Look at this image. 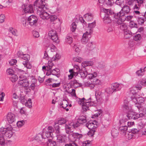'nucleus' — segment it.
<instances>
[{
  "instance_id": "1",
  "label": "nucleus",
  "mask_w": 146,
  "mask_h": 146,
  "mask_svg": "<svg viewBox=\"0 0 146 146\" xmlns=\"http://www.w3.org/2000/svg\"><path fill=\"white\" fill-rule=\"evenodd\" d=\"M45 1V0H36L34 3V6L41 18L43 19L47 20L49 18L50 15L45 11L48 8Z\"/></svg>"
},
{
  "instance_id": "2",
  "label": "nucleus",
  "mask_w": 146,
  "mask_h": 146,
  "mask_svg": "<svg viewBox=\"0 0 146 146\" xmlns=\"http://www.w3.org/2000/svg\"><path fill=\"white\" fill-rule=\"evenodd\" d=\"M1 129L0 131V144L1 145H4L5 143V137L8 138H11L13 134V132L11 131H7L6 129Z\"/></svg>"
},
{
  "instance_id": "3",
  "label": "nucleus",
  "mask_w": 146,
  "mask_h": 146,
  "mask_svg": "<svg viewBox=\"0 0 146 146\" xmlns=\"http://www.w3.org/2000/svg\"><path fill=\"white\" fill-rule=\"evenodd\" d=\"M133 17V16H126L125 15V13H117L116 14H115L114 15V18L115 19H120V20H119L118 22V23L119 24L122 23L126 20L127 21H130Z\"/></svg>"
},
{
  "instance_id": "4",
  "label": "nucleus",
  "mask_w": 146,
  "mask_h": 146,
  "mask_svg": "<svg viewBox=\"0 0 146 146\" xmlns=\"http://www.w3.org/2000/svg\"><path fill=\"white\" fill-rule=\"evenodd\" d=\"M86 117L85 115H81L79 116L77 122H76L75 123H71L69 124V125L72 126L73 128H74L77 127L80 125V124L86 122Z\"/></svg>"
},
{
  "instance_id": "5",
  "label": "nucleus",
  "mask_w": 146,
  "mask_h": 146,
  "mask_svg": "<svg viewBox=\"0 0 146 146\" xmlns=\"http://www.w3.org/2000/svg\"><path fill=\"white\" fill-rule=\"evenodd\" d=\"M97 76V73L96 72H94L92 73H89L88 75V78L92 80V82L95 85H98L100 83V80L96 78Z\"/></svg>"
},
{
  "instance_id": "6",
  "label": "nucleus",
  "mask_w": 146,
  "mask_h": 146,
  "mask_svg": "<svg viewBox=\"0 0 146 146\" xmlns=\"http://www.w3.org/2000/svg\"><path fill=\"white\" fill-rule=\"evenodd\" d=\"M38 21V17L35 15H32L29 16L27 19V23L31 26L36 27Z\"/></svg>"
},
{
  "instance_id": "7",
  "label": "nucleus",
  "mask_w": 146,
  "mask_h": 146,
  "mask_svg": "<svg viewBox=\"0 0 146 146\" xmlns=\"http://www.w3.org/2000/svg\"><path fill=\"white\" fill-rule=\"evenodd\" d=\"M18 84L19 85L25 87H28L29 83L25 76L21 75L19 76Z\"/></svg>"
},
{
  "instance_id": "8",
  "label": "nucleus",
  "mask_w": 146,
  "mask_h": 146,
  "mask_svg": "<svg viewBox=\"0 0 146 146\" xmlns=\"http://www.w3.org/2000/svg\"><path fill=\"white\" fill-rule=\"evenodd\" d=\"M48 36L49 38L56 43H58L59 40L57 33L56 31L54 29H52L48 32Z\"/></svg>"
},
{
  "instance_id": "9",
  "label": "nucleus",
  "mask_w": 146,
  "mask_h": 146,
  "mask_svg": "<svg viewBox=\"0 0 146 146\" xmlns=\"http://www.w3.org/2000/svg\"><path fill=\"white\" fill-rule=\"evenodd\" d=\"M127 116L129 119L135 120L139 117H141L142 115V113H140L139 114L137 113L131 111L127 113Z\"/></svg>"
},
{
  "instance_id": "10",
  "label": "nucleus",
  "mask_w": 146,
  "mask_h": 146,
  "mask_svg": "<svg viewBox=\"0 0 146 146\" xmlns=\"http://www.w3.org/2000/svg\"><path fill=\"white\" fill-rule=\"evenodd\" d=\"M22 7L25 13H32L34 12L32 5L30 4L28 6L27 5L23 4L22 5Z\"/></svg>"
},
{
  "instance_id": "11",
  "label": "nucleus",
  "mask_w": 146,
  "mask_h": 146,
  "mask_svg": "<svg viewBox=\"0 0 146 146\" xmlns=\"http://www.w3.org/2000/svg\"><path fill=\"white\" fill-rule=\"evenodd\" d=\"M82 136L83 135L82 134H79L77 133H74L70 135L69 137L72 141L75 142L77 139L78 140L80 139Z\"/></svg>"
},
{
  "instance_id": "12",
  "label": "nucleus",
  "mask_w": 146,
  "mask_h": 146,
  "mask_svg": "<svg viewBox=\"0 0 146 146\" xmlns=\"http://www.w3.org/2000/svg\"><path fill=\"white\" fill-rule=\"evenodd\" d=\"M89 70L87 68H82L81 70L80 71L79 74H80V76L83 78H85L86 76H88V75L89 73Z\"/></svg>"
},
{
  "instance_id": "13",
  "label": "nucleus",
  "mask_w": 146,
  "mask_h": 146,
  "mask_svg": "<svg viewBox=\"0 0 146 146\" xmlns=\"http://www.w3.org/2000/svg\"><path fill=\"white\" fill-rule=\"evenodd\" d=\"M96 121H90L87 123L86 125L90 130L95 129L97 127V125L96 124Z\"/></svg>"
},
{
  "instance_id": "14",
  "label": "nucleus",
  "mask_w": 146,
  "mask_h": 146,
  "mask_svg": "<svg viewBox=\"0 0 146 146\" xmlns=\"http://www.w3.org/2000/svg\"><path fill=\"white\" fill-rule=\"evenodd\" d=\"M7 121L9 123H12L15 121V116L12 113H9L7 116Z\"/></svg>"
},
{
  "instance_id": "15",
  "label": "nucleus",
  "mask_w": 146,
  "mask_h": 146,
  "mask_svg": "<svg viewBox=\"0 0 146 146\" xmlns=\"http://www.w3.org/2000/svg\"><path fill=\"white\" fill-rule=\"evenodd\" d=\"M93 105L92 102L86 100V102H84L83 105H82V107L83 110L86 111L88 110H89V108Z\"/></svg>"
},
{
  "instance_id": "16",
  "label": "nucleus",
  "mask_w": 146,
  "mask_h": 146,
  "mask_svg": "<svg viewBox=\"0 0 146 146\" xmlns=\"http://www.w3.org/2000/svg\"><path fill=\"white\" fill-rule=\"evenodd\" d=\"M90 35V32H88V31L83 34L81 39V42L83 44H85L88 42L89 39L88 36Z\"/></svg>"
},
{
  "instance_id": "17",
  "label": "nucleus",
  "mask_w": 146,
  "mask_h": 146,
  "mask_svg": "<svg viewBox=\"0 0 146 146\" xmlns=\"http://www.w3.org/2000/svg\"><path fill=\"white\" fill-rule=\"evenodd\" d=\"M44 134H43L42 133H38L36 135L35 137V139L37 141H41L43 142L44 140L45 139Z\"/></svg>"
},
{
  "instance_id": "18",
  "label": "nucleus",
  "mask_w": 146,
  "mask_h": 146,
  "mask_svg": "<svg viewBox=\"0 0 146 146\" xmlns=\"http://www.w3.org/2000/svg\"><path fill=\"white\" fill-rule=\"evenodd\" d=\"M131 10L130 7L127 5L124 6L121 9V11L118 13H124L125 14H128Z\"/></svg>"
},
{
  "instance_id": "19",
  "label": "nucleus",
  "mask_w": 146,
  "mask_h": 146,
  "mask_svg": "<svg viewBox=\"0 0 146 146\" xmlns=\"http://www.w3.org/2000/svg\"><path fill=\"white\" fill-rule=\"evenodd\" d=\"M111 88L114 92H116L119 90L121 89V85H120L117 83H115L112 85Z\"/></svg>"
},
{
  "instance_id": "20",
  "label": "nucleus",
  "mask_w": 146,
  "mask_h": 146,
  "mask_svg": "<svg viewBox=\"0 0 146 146\" xmlns=\"http://www.w3.org/2000/svg\"><path fill=\"white\" fill-rule=\"evenodd\" d=\"M57 141L59 143V145L60 146H61L62 145H64L65 144V138L61 135H59L57 137Z\"/></svg>"
},
{
  "instance_id": "21",
  "label": "nucleus",
  "mask_w": 146,
  "mask_h": 146,
  "mask_svg": "<svg viewBox=\"0 0 146 146\" xmlns=\"http://www.w3.org/2000/svg\"><path fill=\"white\" fill-rule=\"evenodd\" d=\"M54 75L58 78L60 76V70L58 68H54L51 72V74Z\"/></svg>"
},
{
  "instance_id": "22",
  "label": "nucleus",
  "mask_w": 146,
  "mask_h": 146,
  "mask_svg": "<svg viewBox=\"0 0 146 146\" xmlns=\"http://www.w3.org/2000/svg\"><path fill=\"white\" fill-rule=\"evenodd\" d=\"M104 13H103L104 15H108L109 16L110 15H111L112 14L113 15V17H114V15L116 13H114L110 9H104Z\"/></svg>"
},
{
  "instance_id": "23",
  "label": "nucleus",
  "mask_w": 146,
  "mask_h": 146,
  "mask_svg": "<svg viewBox=\"0 0 146 146\" xmlns=\"http://www.w3.org/2000/svg\"><path fill=\"white\" fill-rule=\"evenodd\" d=\"M117 19V23L118 25H120L119 27L120 29L123 31H124L125 30H126L127 29V27L126 24L125 23H124V22H123L122 23H121V24L118 23V22L119 20H120V19L118 18Z\"/></svg>"
},
{
  "instance_id": "24",
  "label": "nucleus",
  "mask_w": 146,
  "mask_h": 146,
  "mask_svg": "<svg viewBox=\"0 0 146 146\" xmlns=\"http://www.w3.org/2000/svg\"><path fill=\"white\" fill-rule=\"evenodd\" d=\"M84 17L86 20L89 21L92 20L93 18V15L91 13H88L84 15Z\"/></svg>"
},
{
  "instance_id": "25",
  "label": "nucleus",
  "mask_w": 146,
  "mask_h": 146,
  "mask_svg": "<svg viewBox=\"0 0 146 146\" xmlns=\"http://www.w3.org/2000/svg\"><path fill=\"white\" fill-rule=\"evenodd\" d=\"M93 64L92 61H86L82 62V66L83 68H87L88 66H92Z\"/></svg>"
},
{
  "instance_id": "26",
  "label": "nucleus",
  "mask_w": 146,
  "mask_h": 146,
  "mask_svg": "<svg viewBox=\"0 0 146 146\" xmlns=\"http://www.w3.org/2000/svg\"><path fill=\"white\" fill-rule=\"evenodd\" d=\"M124 35L125 38H127L131 37L132 35V33L129 30H124Z\"/></svg>"
},
{
  "instance_id": "27",
  "label": "nucleus",
  "mask_w": 146,
  "mask_h": 146,
  "mask_svg": "<svg viewBox=\"0 0 146 146\" xmlns=\"http://www.w3.org/2000/svg\"><path fill=\"white\" fill-rule=\"evenodd\" d=\"M95 21L94 22L92 23H88V28L90 29L89 31H88V32H90V34L93 31V29L96 25Z\"/></svg>"
},
{
  "instance_id": "28",
  "label": "nucleus",
  "mask_w": 146,
  "mask_h": 146,
  "mask_svg": "<svg viewBox=\"0 0 146 146\" xmlns=\"http://www.w3.org/2000/svg\"><path fill=\"white\" fill-rule=\"evenodd\" d=\"M42 133L43 134H44V137H45V139L50 138H51V139L53 138L52 136L53 133H51L49 131H46L45 132H44L43 133Z\"/></svg>"
},
{
  "instance_id": "29",
  "label": "nucleus",
  "mask_w": 146,
  "mask_h": 146,
  "mask_svg": "<svg viewBox=\"0 0 146 146\" xmlns=\"http://www.w3.org/2000/svg\"><path fill=\"white\" fill-rule=\"evenodd\" d=\"M119 126H127V120L126 119H123L119 121Z\"/></svg>"
},
{
  "instance_id": "30",
  "label": "nucleus",
  "mask_w": 146,
  "mask_h": 146,
  "mask_svg": "<svg viewBox=\"0 0 146 146\" xmlns=\"http://www.w3.org/2000/svg\"><path fill=\"white\" fill-rule=\"evenodd\" d=\"M103 21L104 23L108 24L111 22V20L109 16L105 15L104 17L103 18Z\"/></svg>"
},
{
  "instance_id": "31",
  "label": "nucleus",
  "mask_w": 146,
  "mask_h": 146,
  "mask_svg": "<svg viewBox=\"0 0 146 146\" xmlns=\"http://www.w3.org/2000/svg\"><path fill=\"white\" fill-rule=\"evenodd\" d=\"M119 134L118 131L117 130L114 128L111 131V135L113 137H116Z\"/></svg>"
},
{
  "instance_id": "32",
  "label": "nucleus",
  "mask_w": 146,
  "mask_h": 146,
  "mask_svg": "<svg viewBox=\"0 0 146 146\" xmlns=\"http://www.w3.org/2000/svg\"><path fill=\"white\" fill-rule=\"evenodd\" d=\"M146 21V19L144 17H138L137 21L139 24L142 25L144 23V22Z\"/></svg>"
},
{
  "instance_id": "33",
  "label": "nucleus",
  "mask_w": 146,
  "mask_h": 146,
  "mask_svg": "<svg viewBox=\"0 0 146 146\" xmlns=\"http://www.w3.org/2000/svg\"><path fill=\"white\" fill-rule=\"evenodd\" d=\"M68 105V102L65 99H63L62 102L60 103V106L64 108H65Z\"/></svg>"
},
{
  "instance_id": "34",
  "label": "nucleus",
  "mask_w": 146,
  "mask_h": 146,
  "mask_svg": "<svg viewBox=\"0 0 146 146\" xmlns=\"http://www.w3.org/2000/svg\"><path fill=\"white\" fill-rule=\"evenodd\" d=\"M95 47V44L92 42H89L87 44L88 49L89 50H92Z\"/></svg>"
},
{
  "instance_id": "35",
  "label": "nucleus",
  "mask_w": 146,
  "mask_h": 146,
  "mask_svg": "<svg viewBox=\"0 0 146 146\" xmlns=\"http://www.w3.org/2000/svg\"><path fill=\"white\" fill-rule=\"evenodd\" d=\"M123 110L127 113L131 111L132 109L131 107H129L127 104L123 105Z\"/></svg>"
},
{
  "instance_id": "36",
  "label": "nucleus",
  "mask_w": 146,
  "mask_h": 146,
  "mask_svg": "<svg viewBox=\"0 0 146 146\" xmlns=\"http://www.w3.org/2000/svg\"><path fill=\"white\" fill-rule=\"evenodd\" d=\"M129 27L130 28H138V26L137 24L136 23L133 21H131L129 23Z\"/></svg>"
},
{
  "instance_id": "37",
  "label": "nucleus",
  "mask_w": 146,
  "mask_h": 146,
  "mask_svg": "<svg viewBox=\"0 0 146 146\" xmlns=\"http://www.w3.org/2000/svg\"><path fill=\"white\" fill-rule=\"evenodd\" d=\"M56 145V142L51 139H48V141L47 142V146H55Z\"/></svg>"
},
{
  "instance_id": "38",
  "label": "nucleus",
  "mask_w": 146,
  "mask_h": 146,
  "mask_svg": "<svg viewBox=\"0 0 146 146\" xmlns=\"http://www.w3.org/2000/svg\"><path fill=\"white\" fill-rule=\"evenodd\" d=\"M76 101H78V103L80 105H82H82H83L84 102H86V100L84 98H83L82 99L78 98H77L76 99Z\"/></svg>"
},
{
  "instance_id": "39",
  "label": "nucleus",
  "mask_w": 146,
  "mask_h": 146,
  "mask_svg": "<svg viewBox=\"0 0 146 146\" xmlns=\"http://www.w3.org/2000/svg\"><path fill=\"white\" fill-rule=\"evenodd\" d=\"M23 64L25 67H26L27 69H30L32 67L31 65L28 61H24L23 62Z\"/></svg>"
},
{
  "instance_id": "40",
  "label": "nucleus",
  "mask_w": 146,
  "mask_h": 146,
  "mask_svg": "<svg viewBox=\"0 0 146 146\" xmlns=\"http://www.w3.org/2000/svg\"><path fill=\"white\" fill-rule=\"evenodd\" d=\"M95 96L97 99H98L100 100L102 98V93L100 91L97 90L96 92Z\"/></svg>"
},
{
  "instance_id": "41",
  "label": "nucleus",
  "mask_w": 146,
  "mask_h": 146,
  "mask_svg": "<svg viewBox=\"0 0 146 146\" xmlns=\"http://www.w3.org/2000/svg\"><path fill=\"white\" fill-rule=\"evenodd\" d=\"M119 129L121 133H125L127 129V127L119 126Z\"/></svg>"
},
{
  "instance_id": "42",
  "label": "nucleus",
  "mask_w": 146,
  "mask_h": 146,
  "mask_svg": "<svg viewBox=\"0 0 146 146\" xmlns=\"http://www.w3.org/2000/svg\"><path fill=\"white\" fill-rule=\"evenodd\" d=\"M58 123H54V127L56 133H59L60 132V127Z\"/></svg>"
},
{
  "instance_id": "43",
  "label": "nucleus",
  "mask_w": 146,
  "mask_h": 146,
  "mask_svg": "<svg viewBox=\"0 0 146 146\" xmlns=\"http://www.w3.org/2000/svg\"><path fill=\"white\" fill-rule=\"evenodd\" d=\"M21 58L26 60V61H28L30 59V56L28 54H24Z\"/></svg>"
},
{
  "instance_id": "44",
  "label": "nucleus",
  "mask_w": 146,
  "mask_h": 146,
  "mask_svg": "<svg viewBox=\"0 0 146 146\" xmlns=\"http://www.w3.org/2000/svg\"><path fill=\"white\" fill-rule=\"evenodd\" d=\"M61 146H78V145L75 142L72 141L69 143L64 144V145H62Z\"/></svg>"
},
{
  "instance_id": "45",
  "label": "nucleus",
  "mask_w": 146,
  "mask_h": 146,
  "mask_svg": "<svg viewBox=\"0 0 146 146\" xmlns=\"http://www.w3.org/2000/svg\"><path fill=\"white\" fill-rule=\"evenodd\" d=\"M27 18L25 17H22L21 19V23L24 27L26 26L29 24L27 23Z\"/></svg>"
},
{
  "instance_id": "46",
  "label": "nucleus",
  "mask_w": 146,
  "mask_h": 146,
  "mask_svg": "<svg viewBox=\"0 0 146 146\" xmlns=\"http://www.w3.org/2000/svg\"><path fill=\"white\" fill-rule=\"evenodd\" d=\"M106 92L109 95L111 94L113 92H114L112 88H108L106 90Z\"/></svg>"
},
{
  "instance_id": "47",
  "label": "nucleus",
  "mask_w": 146,
  "mask_h": 146,
  "mask_svg": "<svg viewBox=\"0 0 146 146\" xmlns=\"http://www.w3.org/2000/svg\"><path fill=\"white\" fill-rule=\"evenodd\" d=\"M66 122V121L65 119L61 118L58 121L57 123H58L59 125H62L65 123Z\"/></svg>"
},
{
  "instance_id": "48",
  "label": "nucleus",
  "mask_w": 146,
  "mask_h": 146,
  "mask_svg": "<svg viewBox=\"0 0 146 146\" xmlns=\"http://www.w3.org/2000/svg\"><path fill=\"white\" fill-rule=\"evenodd\" d=\"M141 38V34H137L136 35L134 36L133 39L134 40L136 41H140Z\"/></svg>"
},
{
  "instance_id": "49",
  "label": "nucleus",
  "mask_w": 146,
  "mask_h": 146,
  "mask_svg": "<svg viewBox=\"0 0 146 146\" xmlns=\"http://www.w3.org/2000/svg\"><path fill=\"white\" fill-rule=\"evenodd\" d=\"M33 82L31 84L29 87L33 90H35L36 84V79H34Z\"/></svg>"
},
{
  "instance_id": "50",
  "label": "nucleus",
  "mask_w": 146,
  "mask_h": 146,
  "mask_svg": "<svg viewBox=\"0 0 146 146\" xmlns=\"http://www.w3.org/2000/svg\"><path fill=\"white\" fill-rule=\"evenodd\" d=\"M66 41L69 44H70L72 42V38L69 36H67L66 37Z\"/></svg>"
},
{
  "instance_id": "51",
  "label": "nucleus",
  "mask_w": 146,
  "mask_h": 146,
  "mask_svg": "<svg viewBox=\"0 0 146 146\" xmlns=\"http://www.w3.org/2000/svg\"><path fill=\"white\" fill-rule=\"evenodd\" d=\"M145 70L140 69L136 72V74L138 76H142L144 74V72Z\"/></svg>"
},
{
  "instance_id": "52",
  "label": "nucleus",
  "mask_w": 146,
  "mask_h": 146,
  "mask_svg": "<svg viewBox=\"0 0 146 146\" xmlns=\"http://www.w3.org/2000/svg\"><path fill=\"white\" fill-rule=\"evenodd\" d=\"M18 79V76L16 75L13 74L12 75V76L10 78V80L12 82H14L17 81Z\"/></svg>"
},
{
  "instance_id": "53",
  "label": "nucleus",
  "mask_w": 146,
  "mask_h": 146,
  "mask_svg": "<svg viewBox=\"0 0 146 146\" xmlns=\"http://www.w3.org/2000/svg\"><path fill=\"white\" fill-rule=\"evenodd\" d=\"M76 25L75 22H73L71 26V29L72 32H74L76 29Z\"/></svg>"
},
{
  "instance_id": "54",
  "label": "nucleus",
  "mask_w": 146,
  "mask_h": 146,
  "mask_svg": "<svg viewBox=\"0 0 146 146\" xmlns=\"http://www.w3.org/2000/svg\"><path fill=\"white\" fill-rule=\"evenodd\" d=\"M115 0H106V3L108 5H112L114 3Z\"/></svg>"
},
{
  "instance_id": "55",
  "label": "nucleus",
  "mask_w": 146,
  "mask_h": 146,
  "mask_svg": "<svg viewBox=\"0 0 146 146\" xmlns=\"http://www.w3.org/2000/svg\"><path fill=\"white\" fill-rule=\"evenodd\" d=\"M133 133L131 132H129L127 134H126V137L128 139L130 140L133 138Z\"/></svg>"
},
{
  "instance_id": "56",
  "label": "nucleus",
  "mask_w": 146,
  "mask_h": 146,
  "mask_svg": "<svg viewBox=\"0 0 146 146\" xmlns=\"http://www.w3.org/2000/svg\"><path fill=\"white\" fill-rule=\"evenodd\" d=\"M139 83L143 86H146V78L143 79L139 80Z\"/></svg>"
},
{
  "instance_id": "57",
  "label": "nucleus",
  "mask_w": 146,
  "mask_h": 146,
  "mask_svg": "<svg viewBox=\"0 0 146 146\" xmlns=\"http://www.w3.org/2000/svg\"><path fill=\"white\" fill-rule=\"evenodd\" d=\"M6 72L7 74L12 75H13L14 73L13 70L10 68L7 70Z\"/></svg>"
},
{
  "instance_id": "58",
  "label": "nucleus",
  "mask_w": 146,
  "mask_h": 146,
  "mask_svg": "<svg viewBox=\"0 0 146 146\" xmlns=\"http://www.w3.org/2000/svg\"><path fill=\"white\" fill-rule=\"evenodd\" d=\"M49 47L50 49L52 52L55 51L56 49V47L52 44H50L49 46Z\"/></svg>"
},
{
  "instance_id": "59",
  "label": "nucleus",
  "mask_w": 146,
  "mask_h": 146,
  "mask_svg": "<svg viewBox=\"0 0 146 146\" xmlns=\"http://www.w3.org/2000/svg\"><path fill=\"white\" fill-rule=\"evenodd\" d=\"M9 32L10 33H11L13 35L15 36H17V31L16 30L12 29L11 30H10Z\"/></svg>"
},
{
  "instance_id": "60",
  "label": "nucleus",
  "mask_w": 146,
  "mask_h": 146,
  "mask_svg": "<svg viewBox=\"0 0 146 146\" xmlns=\"http://www.w3.org/2000/svg\"><path fill=\"white\" fill-rule=\"evenodd\" d=\"M70 94L72 96L74 97L75 98V99L78 98L76 94V91L75 89H72V92L70 93Z\"/></svg>"
},
{
  "instance_id": "61",
  "label": "nucleus",
  "mask_w": 146,
  "mask_h": 146,
  "mask_svg": "<svg viewBox=\"0 0 146 146\" xmlns=\"http://www.w3.org/2000/svg\"><path fill=\"white\" fill-rule=\"evenodd\" d=\"M17 62V60L15 59L11 60L9 62V64L11 66L15 65Z\"/></svg>"
},
{
  "instance_id": "62",
  "label": "nucleus",
  "mask_w": 146,
  "mask_h": 146,
  "mask_svg": "<svg viewBox=\"0 0 146 146\" xmlns=\"http://www.w3.org/2000/svg\"><path fill=\"white\" fill-rule=\"evenodd\" d=\"M95 131V129L90 130L88 133V135L91 136H92L94 135Z\"/></svg>"
},
{
  "instance_id": "63",
  "label": "nucleus",
  "mask_w": 146,
  "mask_h": 146,
  "mask_svg": "<svg viewBox=\"0 0 146 146\" xmlns=\"http://www.w3.org/2000/svg\"><path fill=\"white\" fill-rule=\"evenodd\" d=\"M25 122L22 120L21 121H19L17 122V124L18 127H21L24 124Z\"/></svg>"
},
{
  "instance_id": "64",
  "label": "nucleus",
  "mask_w": 146,
  "mask_h": 146,
  "mask_svg": "<svg viewBox=\"0 0 146 146\" xmlns=\"http://www.w3.org/2000/svg\"><path fill=\"white\" fill-rule=\"evenodd\" d=\"M33 34V36L35 38H37L39 36V33L36 31H34Z\"/></svg>"
}]
</instances>
